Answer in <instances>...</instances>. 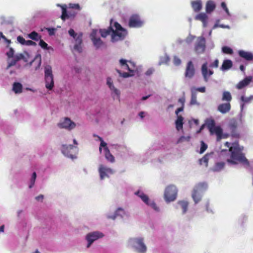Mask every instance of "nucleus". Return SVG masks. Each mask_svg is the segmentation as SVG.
<instances>
[{"instance_id": "nucleus-1", "label": "nucleus", "mask_w": 253, "mask_h": 253, "mask_svg": "<svg viewBox=\"0 0 253 253\" xmlns=\"http://www.w3.org/2000/svg\"><path fill=\"white\" fill-rule=\"evenodd\" d=\"M224 145L229 148L227 150H222L221 151V155H226L227 158H225L226 162L231 165H236L238 163H242L247 166H249V162L246 158L245 154L243 153L244 147L240 146L238 142H235L232 144L226 142Z\"/></svg>"}, {"instance_id": "nucleus-2", "label": "nucleus", "mask_w": 253, "mask_h": 253, "mask_svg": "<svg viewBox=\"0 0 253 253\" xmlns=\"http://www.w3.org/2000/svg\"><path fill=\"white\" fill-rule=\"evenodd\" d=\"M208 185L206 182H200L195 186L192 192V197L195 204L201 201V195L200 193L205 191Z\"/></svg>"}, {"instance_id": "nucleus-3", "label": "nucleus", "mask_w": 253, "mask_h": 253, "mask_svg": "<svg viewBox=\"0 0 253 253\" xmlns=\"http://www.w3.org/2000/svg\"><path fill=\"white\" fill-rule=\"evenodd\" d=\"M206 125L211 134L215 133L216 134L217 141H220L222 139V129L220 126H215V122L213 119L207 120Z\"/></svg>"}, {"instance_id": "nucleus-4", "label": "nucleus", "mask_w": 253, "mask_h": 253, "mask_svg": "<svg viewBox=\"0 0 253 253\" xmlns=\"http://www.w3.org/2000/svg\"><path fill=\"white\" fill-rule=\"evenodd\" d=\"M44 79L46 88L51 90L54 86V83L52 68L50 65H46L44 68Z\"/></svg>"}, {"instance_id": "nucleus-5", "label": "nucleus", "mask_w": 253, "mask_h": 253, "mask_svg": "<svg viewBox=\"0 0 253 253\" xmlns=\"http://www.w3.org/2000/svg\"><path fill=\"white\" fill-rule=\"evenodd\" d=\"M68 33L71 37H73L75 39V44L74 46V50H76L79 53L82 52L83 34L82 33L77 34L73 29H70L68 31Z\"/></svg>"}, {"instance_id": "nucleus-6", "label": "nucleus", "mask_w": 253, "mask_h": 253, "mask_svg": "<svg viewBox=\"0 0 253 253\" xmlns=\"http://www.w3.org/2000/svg\"><path fill=\"white\" fill-rule=\"evenodd\" d=\"M177 189L174 185L168 186L165 189L164 197L167 202H171L175 200L177 196Z\"/></svg>"}, {"instance_id": "nucleus-7", "label": "nucleus", "mask_w": 253, "mask_h": 253, "mask_svg": "<svg viewBox=\"0 0 253 253\" xmlns=\"http://www.w3.org/2000/svg\"><path fill=\"white\" fill-rule=\"evenodd\" d=\"M206 48V39L203 36L197 37L194 47L195 52L197 54H202L205 52Z\"/></svg>"}, {"instance_id": "nucleus-8", "label": "nucleus", "mask_w": 253, "mask_h": 253, "mask_svg": "<svg viewBox=\"0 0 253 253\" xmlns=\"http://www.w3.org/2000/svg\"><path fill=\"white\" fill-rule=\"evenodd\" d=\"M62 15L61 18L65 21L66 19H74L77 14V12L74 10L68 8L66 5H61Z\"/></svg>"}, {"instance_id": "nucleus-9", "label": "nucleus", "mask_w": 253, "mask_h": 253, "mask_svg": "<svg viewBox=\"0 0 253 253\" xmlns=\"http://www.w3.org/2000/svg\"><path fill=\"white\" fill-rule=\"evenodd\" d=\"M58 126L61 128H65L68 130H71L76 127V125L70 118L65 117L63 119V121H61L58 124Z\"/></svg>"}, {"instance_id": "nucleus-10", "label": "nucleus", "mask_w": 253, "mask_h": 253, "mask_svg": "<svg viewBox=\"0 0 253 253\" xmlns=\"http://www.w3.org/2000/svg\"><path fill=\"white\" fill-rule=\"evenodd\" d=\"M134 244H135V248L139 253H145L146 252L147 248L143 242L142 238H137L131 239Z\"/></svg>"}, {"instance_id": "nucleus-11", "label": "nucleus", "mask_w": 253, "mask_h": 253, "mask_svg": "<svg viewBox=\"0 0 253 253\" xmlns=\"http://www.w3.org/2000/svg\"><path fill=\"white\" fill-rule=\"evenodd\" d=\"M103 236V234L98 231L92 232L87 234L86 236V240L88 242L87 248H89L94 241L102 238Z\"/></svg>"}, {"instance_id": "nucleus-12", "label": "nucleus", "mask_w": 253, "mask_h": 253, "mask_svg": "<svg viewBox=\"0 0 253 253\" xmlns=\"http://www.w3.org/2000/svg\"><path fill=\"white\" fill-rule=\"evenodd\" d=\"M127 34V31L126 29H122L121 30L114 31L113 29L111 36V41L115 42L119 40H123Z\"/></svg>"}, {"instance_id": "nucleus-13", "label": "nucleus", "mask_w": 253, "mask_h": 253, "mask_svg": "<svg viewBox=\"0 0 253 253\" xmlns=\"http://www.w3.org/2000/svg\"><path fill=\"white\" fill-rule=\"evenodd\" d=\"M142 25L143 22L137 15H133L130 17L128 22L129 27L137 28L142 26Z\"/></svg>"}, {"instance_id": "nucleus-14", "label": "nucleus", "mask_w": 253, "mask_h": 253, "mask_svg": "<svg viewBox=\"0 0 253 253\" xmlns=\"http://www.w3.org/2000/svg\"><path fill=\"white\" fill-rule=\"evenodd\" d=\"M126 60L121 59L120 60V63L121 67L125 70H127L130 73H134L136 68L135 64L131 61H128L129 64L127 63Z\"/></svg>"}, {"instance_id": "nucleus-15", "label": "nucleus", "mask_w": 253, "mask_h": 253, "mask_svg": "<svg viewBox=\"0 0 253 253\" xmlns=\"http://www.w3.org/2000/svg\"><path fill=\"white\" fill-rule=\"evenodd\" d=\"M98 171L101 180L103 179L105 177H109L108 174H112L114 173V170L112 169L105 167L102 165H100Z\"/></svg>"}, {"instance_id": "nucleus-16", "label": "nucleus", "mask_w": 253, "mask_h": 253, "mask_svg": "<svg viewBox=\"0 0 253 253\" xmlns=\"http://www.w3.org/2000/svg\"><path fill=\"white\" fill-rule=\"evenodd\" d=\"M74 148H75V147L72 145H63L62 152L66 157L73 159L76 158L75 155L73 154L71 152Z\"/></svg>"}, {"instance_id": "nucleus-17", "label": "nucleus", "mask_w": 253, "mask_h": 253, "mask_svg": "<svg viewBox=\"0 0 253 253\" xmlns=\"http://www.w3.org/2000/svg\"><path fill=\"white\" fill-rule=\"evenodd\" d=\"M195 68L191 61H189L187 64L185 72V76L189 79L192 78L195 74Z\"/></svg>"}, {"instance_id": "nucleus-18", "label": "nucleus", "mask_w": 253, "mask_h": 253, "mask_svg": "<svg viewBox=\"0 0 253 253\" xmlns=\"http://www.w3.org/2000/svg\"><path fill=\"white\" fill-rule=\"evenodd\" d=\"M201 71L204 81L206 82L208 81L209 77L213 74L212 71L208 69L207 63H205L202 65Z\"/></svg>"}, {"instance_id": "nucleus-19", "label": "nucleus", "mask_w": 253, "mask_h": 253, "mask_svg": "<svg viewBox=\"0 0 253 253\" xmlns=\"http://www.w3.org/2000/svg\"><path fill=\"white\" fill-rule=\"evenodd\" d=\"M252 79L253 77L252 76H248L246 77L244 79L238 83V84H237V88L241 89L244 88V87L250 84V83L252 82Z\"/></svg>"}, {"instance_id": "nucleus-20", "label": "nucleus", "mask_w": 253, "mask_h": 253, "mask_svg": "<svg viewBox=\"0 0 253 253\" xmlns=\"http://www.w3.org/2000/svg\"><path fill=\"white\" fill-rule=\"evenodd\" d=\"M238 54L240 57L247 61H250L253 59V54L250 52L241 50L238 51Z\"/></svg>"}, {"instance_id": "nucleus-21", "label": "nucleus", "mask_w": 253, "mask_h": 253, "mask_svg": "<svg viewBox=\"0 0 253 253\" xmlns=\"http://www.w3.org/2000/svg\"><path fill=\"white\" fill-rule=\"evenodd\" d=\"M231 109L230 103L227 102L225 103H222L218 105L217 110L222 114H225L228 112Z\"/></svg>"}, {"instance_id": "nucleus-22", "label": "nucleus", "mask_w": 253, "mask_h": 253, "mask_svg": "<svg viewBox=\"0 0 253 253\" xmlns=\"http://www.w3.org/2000/svg\"><path fill=\"white\" fill-rule=\"evenodd\" d=\"M42 63V57L40 54L37 55L34 59L31 61L29 65L31 66L33 64L35 65V70H37L40 68Z\"/></svg>"}, {"instance_id": "nucleus-23", "label": "nucleus", "mask_w": 253, "mask_h": 253, "mask_svg": "<svg viewBox=\"0 0 253 253\" xmlns=\"http://www.w3.org/2000/svg\"><path fill=\"white\" fill-rule=\"evenodd\" d=\"M195 19L200 20L201 22H202L203 25L204 27H207L208 16L206 13H200L198 14L195 17Z\"/></svg>"}, {"instance_id": "nucleus-24", "label": "nucleus", "mask_w": 253, "mask_h": 253, "mask_svg": "<svg viewBox=\"0 0 253 253\" xmlns=\"http://www.w3.org/2000/svg\"><path fill=\"white\" fill-rule=\"evenodd\" d=\"M216 5L212 0H209L207 1L206 5V10L207 13H211L215 8Z\"/></svg>"}, {"instance_id": "nucleus-25", "label": "nucleus", "mask_w": 253, "mask_h": 253, "mask_svg": "<svg viewBox=\"0 0 253 253\" xmlns=\"http://www.w3.org/2000/svg\"><path fill=\"white\" fill-rule=\"evenodd\" d=\"M192 7L195 12L199 11L202 8V1L201 0H197L191 2Z\"/></svg>"}, {"instance_id": "nucleus-26", "label": "nucleus", "mask_w": 253, "mask_h": 253, "mask_svg": "<svg viewBox=\"0 0 253 253\" xmlns=\"http://www.w3.org/2000/svg\"><path fill=\"white\" fill-rule=\"evenodd\" d=\"M107 84L109 86L111 90H112L115 94H116L118 98H119L120 91L117 88H116L113 85L112 79L111 78H108L107 80Z\"/></svg>"}, {"instance_id": "nucleus-27", "label": "nucleus", "mask_w": 253, "mask_h": 253, "mask_svg": "<svg viewBox=\"0 0 253 253\" xmlns=\"http://www.w3.org/2000/svg\"><path fill=\"white\" fill-rule=\"evenodd\" d=\"M233 66V63L231 60L229 59L224 60L221 67L222 71L227 70L230 69Z\"/></svg>"}, {"instance_id": "nucleus-28", "label": "nucleus", "mask_w": 253, "mask_h": 253, "mask_svg": "<svg viewBox=\"0 0 253 253\" xmlns=\"http://www.w3.org/2000/svg\"><path fill=\"white\" fill-rule=\"evenodd\" d=\"M183 118L182 116H177V119L175 121L176 128L177 130H179L183 128Z\"/></svg>"}, {"instance_id": "nucleus-29", "label": "nucleus", "mask_w": 253, "mask_h": 253, "mask_svg": "<svg viewBox=\"0 0 253 253\" xmlns=\"http://www.w3.org/2000/svg\"><path fill=\"white\" fill-rule=\"evenodd\" d=\"M135 195L138 196L147 205H149V199L148 196L143 192L138 191L135 192Z\"/></svg>"}, {"instance_id": "nucleus-30", "label": "nucleus", "mask_w": 253, "mask_h": 253, "mask_svg": "<svg viewBox=\"0 0 253 253\" xmlns=\"http://www.w3.org/2000/svg\"><path fill=\"white\" fill-rule=\"evenodd\" d=\"M113 28L111 26L108 28L107 29H100L99 32L102 38H106L107 36L112 33Z\"/></svg>"}, {"instance_id": "nucleus-31", "label": "nucleus", "mask_w": 253, "mask_h": 253, "mask_svg": "<svg viewBox=\"0 0 253 253\" xmlns=\"http://www.w3.org/2000/svg\"><path fill=\"white\" fill-rule=\"evenodd\" d=\"M104 152L105 158L111 163H114L115 162L114 157L110 153L108 148L104 149Z\"/></svg>"}, {"instance_id": "nucleus-32", "label": "nucleus", "mask_w": 253, "mask_h": 253, "mask_svg": "<svg viewBox=\"0 0 253 253\" xmlns=\"http://www.w3.org/2000/svg\"><path fill=\"white\" fill-rule=\"evenodd\" d=\"M12 90L15 93H21L22 91V84L19 83H14L13 84Z\"/></svg>"}, {"instance_id": "nucleus-33", "label": "nucleus", "mask_w": 253, "mask_h": 253, "mask_svg": "<svg viewBox=\"0 0 253 253\" xmlns=\"http://www.w3.org/2000/svg\"><path fill=\"white\" fill-rule=\"evenodd\" d=\"M232 100V96L229 91H224L222 95V100L230 103Z\"/></svg>"}, {"instance_id": "nucleus-34", "label": "nucleus", "mask_w": 253, "mask_h": 253, "mask_svg": "<svg viewBox=\"0 0 253 253\" xmlns=\"http://www.w3.org/2000/svg\"><path fill=\"white\" fill-rule=\"evenodd\" d=\"M210 155L206 154L202 158L199 160V164L201 165H205L206 167L208 166V162L209 160Z\"/></svg>"}, {"instance_id": "nucleus-35", "label": "nucleus", "mask_w": 253, "mask_h": 253, "mask_svg": "<svg viewBox=\"0 0 253 253\" xmlns=\"http://www.w3.org/2000/svg\"><path fill=\"white\" fill-rule=\"evenodd\" d=\"M92 42L93 43V45L96 47V48H99V47L104 45V43L99 38H96L95 39L92 40Z\"/></svg>"}, {"instance_id": "nucleus-36", "label": "nucleus", "mask_w": 253, "mask_h": 253, "mask_svg": "<svg viewBox=\"0 0 253 253\" xmlns=\"http://www.w3.org/2000/svg\"><path fill=\"white\" fill-rule=\"evenodd\" d=\"M28 37L31 39L36 41H38L41 39V36L35 31L32 32L28 35Z\"/></svg>"}, {"instance_id": "nucleus-37", "label": "nucleus", "mask_w": 253, "mask_h": 253, "mask_svg": "<svg viewBox=\"0 0 253 253\" xmlns=\"http://www.w3.org/2000/svg\"><path fill=\"white\" fill-rule=\"evenodd\" d=\"M182 210L183 213H185L188 209V203L184 201H180L178 202Z\"/></svg>"}, {"instance_id": "nucleus-38", "label": "nucleus", "mask_w": 253, "mask_h": 253, "mask_svg": "<svg viewBox=\"0 0 253 253\" xmlns=\"http://www.w3.org/2000/svg\"><path fill=\"white\" fill-rule=\"evenodd\" d=\"M125 214L124 210L122 208H118L116 211L115 214L112 216H109V217L110 218H112L113 219H115V218L118 216H120L123 217V215Z\"/></svg>"}, {"instance_id": "nucleus-39", "label": "nucleus", "mask_w": 253, "mask_h": 253, "mask_svg": "<svg viewBox=\"0 0 253 253\" xmlns=\"http://www.w3.org/2000/svg\"><path fill=\"white\" fill-rule=\"evenodd\" d=\"M191 100H190V104L191 105H195L197 104V95H196V92L195 91L193 88L191 89Z\"/></svg>"}, {"instance_id": "nucleus-40", "label": "nucleus", "mask_w": 253, "mask_h": 253, "mask_svg": "<svg viewBox=\"0 0 253 253\" xmlns=\"http://www.w3.org/2000/svg\"><path fill=\"white\" fill-rule=\"evenodd\" d=\"M253 100V95H250L249 97H245L243 95L241 97V100L242 102H243L244 103H250Z\"/></svg>"}, {"instance_id": "nucleus-41", "label": "nucleus", "mask_w": 253, "mask_h": 253, "mask_svg": "<svg viewBox=\"0 0 253 253\" xmlns=\"http://www.w3.org/2000/svg\"><path fill=\"white\" fill-rule=\"evenodd\" d=\"M117 72L119 74L121 77L126 78L129 77H131L134 75V73H122L119 70H117Z\"/></svg>"}, {"instance_id": "nucleus-42", "label": "nucleus", "mask_w": 253, "mask_h": 253, "mask_svg": "<svg viewBox=\"0 0 253 253\" xmlns=\"http://www.w3.org/2000/svg\"><path fill=\"white\" fill-rule=\"evenodd\" d=\"M67 8L74 10H77L78 11H80L81 10L80 5L77 3H69Z\"/></svg>"}, {"instance_id": "nucleus-43", "label": "nucleus", "mask_w": 253, "mask_h": 253, "mask_svg": "<svg viewBox=\"0 0 253 253\" xmlns=\"http://www.w3.org/2000/svg\"><path fill=\"white\" fill-rule=\"evenodd\" d=\"M225 163L224 162L217 163L214 166V170L219 171L224 167Z\"/></svg>"}, {"instance_id": "nucleus-44", "label": "nucleus", "mask_w": 253, "mask_h": 253, "mask_svg": "<svg viewBox=\"0 0 253 253\" xmlns=\"http://www.w3.org/2000/svg\"><path fill=\"white\" fill-rule=\"evenodd\" d=\"M96 136L97 137V138L100 141V147H99V151L101 152V150H102V147H104V149L105 148H108L107 147V143L103 140L102 138L101 137H100L99 136H97V135H96Z\"/></svg>"}, {"instance_id": "nucleus-45", "label": "nucleus", "mask_w": 253, "mask_h": 253, "mask_svg": "<svg viewBox=\"0 0 253 253\" xmlns=\"http://www.w3.org/2000/svg\"><path fill=\"white\" fill-rule=\"evenodd\" d=\"M39 45L44 49H48L50 48L48 46V44L41 39L40 40Z\"/></svg>"}, {"instance_id": "nucleus-46", "label": "nucleus", "mask_w": 253, "mask_h": 253, "mask_svg": "<svg viewBox=\"0 0 253 253\" xmlns=\"http://www.w3.org/2000/svg\"><path fill=\"white\" fill-rule=\"evenodd\" d=\"M222 51L225 54H231L233 53L232 49L228 46H223L222 48Z\"/></svg>"}, {"instance_id": "nucleus-47", "label": "nucleus", "mask_w": 253, "mask_h": 253, "mask_svg": "<svg viewBox=\"0 0 253 253\" xmlns=\"http://www.w3.org/2000/svg\"><path fill=\"white\" fill-rule=\"evenodd\" d=\"M0 35L1 37V39L3 40V41L7 43L6 47V48H9L10 46V44L11 42L10 40H8L5 36H4L2 32H0Z\"/></svg>"}, {"instance_id": "nucleus-48", "label": "nucleus", "mask_w": 253, "mask_h": 253, "mask_svg": "<svg viewBox=\"0 0 253 253\" xmlns=\"http://www.w3.org/2000/svg\"><path fill=\"white\" fill-rule=\"evenodd\" d=\"M15 58L16 59V61H18L20 60H23L25 62H27V57L24 56V54L20 53L19 54L17 55Z\"/></svg>"}, {"instance_id": "nucleus-49", "label": "nucleus", "mask_w": 253, "mask_h": 253, "mask_svg": "<svg viewBox=\"0 0 253 253\" xmlns=\"http://www.w3.org/2000/svg\"><path fill=\"white\" fill-rule=\"evenodd\" d=\"M207 145L206 143H205L204 141H202L201 142V148L200 153L201 154L203 153L207 149Z\"/></svg>"}, {"instance_id": "nucleus-50", "label": "nucleus", "mask_w": 253, "mask_h": 253, "mask_svg": "<svg viewBox=\"0 0 253 253\" xmlns=\"http://www.w3.org/2000/svg\"><path fill=\"white\" fill-rule=\"evenodd\" d=\"M36 177H37L36 173L35 172H34L33 173L32 178L31 179V183H30V185H29L30 188H31L33 187V186L34 185Z\"/></svg>"}, {"instance_id": "nucleus-51", "label": "nucleus", "mask_w": 253, "mask_h": 253, "mask_svg": "<svg viewBox=\"0 0 253 253\" xmlns=\"http://www.w3.org/2000/svg\"><path fill=\"white\" fill-rule=\"evenodd\" d=\"M14 53V50L13 48L9 46V51L6 52V54L8 58H11L13 57Z\"/></svg>"}, {"instance_id": "nucleus-52", "label": "nucleus", "mask_w": 253, "mask_h": 253, "mask_svg": "<svg viewBox=\"0 0 253 253\" xmlns=\"http://www.w3.org/2000/svg\"><path fill=\"white\" fill-rule=\"evenodd\" d=\"M97 30L95 29H93L92 31V32L90 34V38L91 41L95 39L96 38V35H97Z\"/></svg>"}, {"instance_id": "nucleus-53", "label": "nucleus", "mask_w": 253, "mask_h": 253, "mask_svg": "<svg viewBox=\"0 0 253 253\" xmlns=\"http://www.w3.org/2000/svg\"><path fill=\"white\" fill-rule=\"evenodd\" d=\"M17 41L22 45H25L26 40L22 36H19L17 38Z\"/></svg>"}, {"instance_id": "nucleus-54", "label": "nucleus", "mask_w": 253, "mask_h": 253, "mask_svg": "<svg viewBox=\"0 0 253 253\" xmlns=\"http://www.w3.org/2000/svg\"><path fill=\"white\" fill-rule=\"evenodd\" d=\"M181 60L177 56H174L173 58V63L174 64L178 66L181 64Z\"/></svg>"}, {"instance_id": "nucleus-55", "label": "nucleus", "mask_w": 253, "mask_h": 253, "mask_svg": "<svg viewBox=\"0 0 253 253\" xmlns=\"http://www.w3.org/2000/svg\"><path fill=\"white\" fill-rule=\"evenodd\" d=\"M196 38L195 36L190 35L186 39V42L188 43H191Z\"/></svg>"}, {"instance_id": "nucleus-56", "label": "nucleus", "mask_w": 253, "mask_h": 253, "mask_svg": "<svg viewBox=\"0 0 253 253\" xmlns=\"http://www.w3.org/2000/svg\"><path fill=\"white\" fill-rule=\"evenodd\" d=\"M114 26L116 29L115 31L121 30L122 29H124L121 26V25L119 23L117 22H115Z\"/></svg>"}, {"instance_id": "nucleus-57", "label": "nucleus", "mask_w": 253, "mask_h": 253, "mask_svg": "<svg viewBox=\"0 0 253 253\" xmlns=\"http://www.w3.org/2000/svg\"><path fill=\"white\" fill-rule=\"evenodd\" d=\"M149 206H151L153 209H154L155 211H158V208L157 207L156 203L154 202H152L150 203L149 202Z\"/></svg>"}, {"instance_id": "nucleus-58", "label": "nucleus", "mask_w": 253, "mask_h": 253, "mask_svg": "<svg viewBox=\"0 0 253 253\" xmlns=\"http://www.w3.org/2000/svg\"><path fill=\"white\" fill-rule=\"evenodd\" d=\"M219 61L218 59H216L210 65L211 67H215L217 68L218 66Z\"/></svg>"}, {"instance_id": "nucleus-59", "label": "nucleus", "mask_w": 253, "mask_h": 253, "mask_svg": "<svg viewBox=\"0 0 253 253\" xmlns=\"http://www.w3.org/2000/svg\"><path fill=\"white\" fill-rule=\"evenodd\" d=\"M26 45H36V43L32 41L28 40L26 41L25 43Z\"/></svg>"}, {"instance_id": "nucleus-60", "label": "nucleus", "mask_w": 253, "mask_h": 253, "mask_svg": "<svg viewBox=\"0 0 253 253\" xmlns=\"http://www.w3.org/2000/svg\"><path fill=\"white\" fill-rule=\"evenodd\" d=\"M16 62H17V61H16V59L15 58V60L11 61L10 63H8V64L6 67V69H8L10 67L15 65Z\"/></svg>"}, {"instance_id": "nucleus-61", "label": "nucleus", "mask_w": 253, "mask_h": 253, "mask_svg": "<svg viewBox=\"0 0 253 253\" xmlns=\"http://www.w3.org/2000/svg\"><path fill=\"white\" fill-rule=\"evenodd\" d=\"M46 30L48 31L49 35L52 36L54 34L55 29L48 28H46Z\"/></svg>"}, {"instance_id": "nucleus-62", "label": "nucleus", "mask_w": 253, "mask_h": 253, "mask_svg": "<svg viewBox=\"0 0 253 253\" xmlns=\"http://www.w3.org/2000/svg\"><path fill=\"white\" fill-rule=\"evenodd\" d=\"M221 7L224 9L227 13H229L228 8L226 6V4L224 2H222L221 4Z\"/></svg>"}, {"instance_id": "nucleus-63", "label": "nucleus", "mask_w": 253, "mask_h": 253, "mask_svg": "<svg viewBox=\"0 0 253 253\" xmlns=\"http://www.w3.org/2000/svg\"><path fill=\"white\" fill-rule=\"evenodd\" d=\"M194 89L195 90V91H198L203 93L206 91V88L205 87H198L197 88H194Z\"/></svg>"}, {"instance_id": "nucleus-64", "label": "nucleus", "mask_w": 253, "mask_h": 253, "mask_svg": "<svg viewBox=\"0 0 253 253\" xmlns=\"http://www.w3.org/2000/svg\"><path fill=\"white\" fill-rule=\"evenodd\" d=\"M185 97H182L178 99V102L181 104V106H184V102H185Z\"/></svg>"}]
</instances>
